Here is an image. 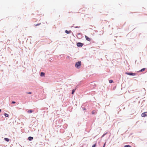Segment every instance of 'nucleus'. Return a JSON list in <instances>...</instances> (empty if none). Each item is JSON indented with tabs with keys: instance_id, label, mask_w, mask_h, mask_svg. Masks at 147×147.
I'll use <instances>...</instances> for the list:
<instances>
[{
	"instance_id": "nucleus-1",
	"label": "nucleus",
	"mask_w": 147,
	"mask_h": 147,
	"mask_svg": "<svg viewBox=\"0 0 147 147\" xmlns=\"http://www.w3.org/2000/svg\"><path fill=\"white\" fill-rule=\"evenodd\" d=\"M81 65V62L80 61H79L76 63L75 65V66L77 68L79 69L80 68Z\"/></svg>"
},
{
	"instance_id": "nucleus-2",
	"label": "nucleus",
	"mask_w": 147,
	"mask_h": 147,
	"mask_svg": "<svg viewBox=\"0 0 147 147\" xmlns=\"http://www.w3.org/2000/svg\"><path fill=\"white\" fill-rule=\"evenodd\" d=\"M141 116L143 117H144L146 116H147V111L144 112L142 113L141 114Z\"/></svg>"
},
{
	"instance_id": "nucleus-3",
	"label": "nucleus",
	"mask_w": 147,
	"mask_h": 147,
	"mask_svg": "<svg viewBox=\"0 0 147 147\" xmlns=\"http://www.w3.org/2000/svg\"><path fill=\"white\" fill-rule=\"evenodd\" d=\"M83 45V44L81 42H78L77 44V46L78 47H82Z\"/></svg>"
},
{
	"instance_id": "nucleus-4",
	"label": "nucleus",
	"mask_w": 147,
	"mask_h": 147,
	"mask_svg": "<svg viewBox=\"0 0 147 147\" xmlns=\"http://www.w3.org/2000/svg\"><path fill=\"white\" fill-rule=\"evenodd\" d=\"M126 74L129 75L135 76L136 75L135 73H126Z\"/></svg>"
},
{
	"instance_id": "nucleus-5",
	"label": "nucleus",
	"mask_w": 147,
	"mask_h": 147,
	"mask_svg": "<svg viewBox=\"0 0 147 147\" xmlns=\"http://www.w3.org/2000/svg\"><path fill=\"white\" fill-rule=\"evenodd\" d=\"M85 37L86 38V39L88 41H90L91 40V39L90 38H89L88 36H85Z\"/></svg>"
},
{
	"instance_id": "nucleus-6",
	"label": "nucleus",
	"mask_w": 147,
	"mask_h": 147,
	"mask_svg": "<svg viewBox=\"0 0 147 147\" xmlns=\"http://www.w3.org/2000/svg\"><path fill=\"white\" fill-rule=\"evenodd\" d=\"M4 140L7 142H8L9 141V139L7 138H4Z\"/></svg>"
},
{
	"instance_id": "nucleus-7",
	"label": "nucleus",
	"mask_w": 147,
	"mask_h": 147,
	"mask_svg": "<svg viewBox=\"0 0 147 147\" xmlns=\"http://www.w3.org/2000/svg\"><path fill=\"white\" fill-rule=\"evenodd\" d=\"M65 32L67 34H69L71 33V30L68 31L67 30H66L65 31Z\"/></svg>"
},
{
	"instance_id": "nucleus-8",
	"label": "nucleus",
	"mask_w": 147,
	"mask_h": 147,
	"mask_svg": "<svg viewBox=\"0 0 147 147\" xmlns=\"http://www.w3.org/2000/svg\"><path fill=\"white\" fill-rule=\"evenodd\" d=\"M28 139L29 140L31 141L33 139V138L32 137H29L28 138Z\"/></svg>"
},
{
	"instance_id": "nucleus-9",
	"label": "nucleus",
	"mask_w": 147,
	"mask_h": 147,
	"mask_svg": "<svg viewBox=\"0 0 147 147\" xmlns=\"http://www.w3.org/2000/svg\"><path fill=\"white\" fill-rule=\"evenodd\" d=\"M145 69V68H143L142 69H141L138 72H142L144 71Z\"/></svg>"
},
{
	"instance_id": "nucleus-10",
	"label": "nucleus",
	"mask_w": 147,
	"mask_h": 147,
	"mask_svg": "<svg viewBox=\"0 0 147 147\" xmlns=\"http://www.w3.org/2000/svg\"><path fill=\"white\" fill-rule=\"evenodd\" d=\"M45 74L43 72H41L40 74V76H45Z\"/></svg>"
},
{
	"instance_id": "nucleus-11",
	"label": "nucleus",
	"mask_w": 147,
	"mask_h": 147,
	"mask_svg": "<svg viewBox=\"0 0 147 147\" xmlns=\"http://www.w3.org/2000/svg\"><path fill=\"white\" fill-rule=\"evenodd\" d=\"M32 112H33V111L32 110H29L27 112H28V113H31Z\"/></svg>"
},
{
	"instance_id": "nucleus-12",
	"label": "nucleus",
	"mask_w": 147,
	"mask_h": 147,
	"mask_svg": "<svg viewBox=\"0 0 147 147\" xmlns=\"http://www.w3.org/2000/svg\"><path fill=\"white\" fill-rule=\"evenodd\" d=\"M4 115L5 116V117H8L9 116L8 114L7 113H5L4 114Z\"/></svg>"
},
{
	"instance_id": "nucleus-13",
	"label": "nucleus",
	"mask_w": 147,
	"mask_h": 147,
	"mask_svg": "<svg viewBox=\"0 0 147 147\" xmlns=\"http://www.w3.org/2000/svg\"><path fill=\"white\" fill-rule=\"evenodd\" d=\"M96 113V111H94H94H93L92 112V114H95Z\"/></svg>"
},
{
	"instance_id": "nucleus-14",
	"label": "nucleus",
	"mask_w": 147,
	"mask_h": 147,
	"mask_svg": "<svg viewBox=\"0 0 147 147\" xmlns=\"http://www.w3.org/2000/svg\"><path fill=\"white\" fill-rule=\"evenodd\" d=\"M75 89H73L72 90V93H71V94H73L74 92H75Z\"/></svg>"
},
{
	"instance_id": "nucleus-15",
	"label": "nucleus",
	"mask_w": 147,
	"mask_h": 147,
	"mask_svg": "<svg viewBox=\"0 0 147 147\" xmlns=\"http://www.w3.org/2000/svg\"><path fill=\"white\" fill-rule=\"evenodd\" d=\"M124 147H132L130 145H127L125 146Z\"/></svg>"
},
{
	"instance_id": "nucleus-16",
	"label": "nucleus",
	"mask_w": 147,
	"mask_h": 147,
	"mask_svg": "<svg viewBox=\"0 0 147 147\" xmlns=\"http://www.w3.org/2000/svg\"><path fill=\"white\" fill-rule=\"evenodd\" d=\"M40 24H41L40 23L39 24H35L34 25L35 26H37L40 25Z\"/></svg>"
},
{
	"instance_id": "nucleus-17",
	"label": "nucleus",
	"mask_w": 147,
	"mask_h": 147,
	"mask_svg": "<svg viewBox=\"0 0 147 147\" xmlns=\"http://www.w3.org/2000/svg\"><path fill=\"white\" fill-rule=\"evenodd\" d=\"M113 80H110L109 81V82L110 83H112L113 82Z\"/></svg>"
},
{
	"instance_id": "nucleus-18",
	"label": "nucleus",
	"mask_w": 147,
	"mask_h": 147,
	"mask_svg": "<svg viewBox=\"0 0 147 147\" xmlns=\"http://www.w3.org/2000/svg\"><path fill=\"white\" fill-rule=\"evenodd\" d=\"M96 144H95L94 145H93L92 147H96Z\"/></svg>"
},
{
	"instance_id": "nucleus-19",
	"label": "nucleus",
	"mask_w": 147,
	"mask_h": 147,
	"mask_svg": "<svg viewBox=\"0 0 147 147\" xmlns=\"http://www.w3.org/2000/svg\"><path fill=\"white\" fill-rule=\"evenodd\" d=\"M16 102L15 101H12V104H15V103H16Z\"/></svg>"
},
{
	"instance_id": "nucleus-20",
	"label": "nucleus",
	"mask_w": 147,
	"mask_h": 147,
	"mask_svg": "<svg viewBox=\"0 0 147 147\" xmlns=\"http://www.w3.org/2000/svg\"><path fill=\"white\" fill-rule=\"evenodd\" d=\"M27 93L28 94H31V92H27Z\"/></svg>"
},
{
	"instance_id": "nucleus-21",
	"label": "nucleus",
	"mask_w": 147,
	"mask_h": 147,
	"mask_svg": "<svg viewBox=\"0 0 147 147\" xmlns=\"http://www.w3.org/2000/svg\"><path fill=\"white\" fill-rule=\"evenodd\" d=\"M105 144H106V143H105V144H104V146H103V147H105Z\"/></svg>"
},
{
	"instance_id": "nucleus-22",
	"label": "nucleus",
	"mask_w": 147,
	"mask_h": 147,
	"mask_svg": "<svg viewBox=\"0 0 147 147\" xmlns=\"http://www.w3.org/2000/svg\"><path fill=\"white\" fill-rule=\"evenodd\" d=\"M1 111V110L0 109V112Z\"/></svg>"
},
{
	"instance_id": "nucleus-23",
	"label": "nucleus",
	"mask_w": 147,
	"mask_h": 147,
	"mask_svg": "<svg viewBox=\"0 0 147 147\" xmlns=\"http://www.w3.org/2000/svg\"><path fill=\"white\" fill-rule=\"evenodd\" d=\"M76 28H78V27H76Z\"/></svg>"
}]
</instances>
